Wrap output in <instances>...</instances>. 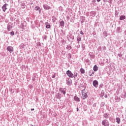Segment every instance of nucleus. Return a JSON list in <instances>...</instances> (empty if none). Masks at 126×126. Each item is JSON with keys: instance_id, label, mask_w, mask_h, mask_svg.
Returning <instances> with one entry per match:
<instances>
[{"instance_id": "f257e3e1", "label": "nucleus", "mask_w": 126, "mask_h": 126, "mask_svg": "<svg viewBox=\"0 0 126 126\" xmlns=\"http://www.w3.org/2000/svg\"><path fill=\"white\" fill-rule=\"evenodd\" d=\"M87 92L85 90H83L82 91V96L81 98L83 100H85L88 98V94H87Z\"/></svg>"}, {"instance_id": "f03ea898", "label": "nucleus", "mask_w": 126, "mask_h": 126, "mask_svg": "<svg viewBox=\"0 0 126 126\" xmlns=\"http://www.w3.org/2000/svg\"><path fill=\"white\" fill-rule=\"evenodd\" d=\"M67 38L69 42H71V43H72L73 40H74V36H73L72 34H69V35L68 34L67 35Z\"/></svg>"}, {"instance_id": "7ed1b4c3", "label": "nucleus", "mask_w": 126, "mask_h": 126, "mask_svg": "<svg viewBox=\"0 0 126 126\" xmlns=\"http://www.w3.org/2000/svg\"><path fill=\"white\" fill-rule=\"evenodd\" d=\"M59 91L61 93V94H63V96H65V94H66V89L59 88Z\"/></svg>"}, {"instance_id": "20e7f679", "label": "nucleus", "mask_w": 126, "mask_h": 126, "mask_svg": "<svg viewBox=\"0 0 126 126\" xmlns=\"http://www.w3.org/2000/svg\"><path fill=\"white\" fill-rule=\"evenodd\" d=\"M66 74L68 75V77H70V78H73L74 77V76H73V73L71 72V71L68 70L66 72Z\"/></svg>"}, {"instance_id": "39448f33", "label": "nucleus", "mask_w": 126, "mask_h": 126, "mask_svg": "<svg viewBox=\"0 0 126 126\" xmlns=\"http://www.w3.org/2000/svg\"><path fill=\"white\" fill-rule=\"evenodd\" d=\"M101 124L103 126H109V122L107 120H104L102 121Z\"/></svg>"}, {"instance_id": "423d86ee", "label": "nucleus", "mask_w": 126, "mask_h": 126, "mask_svg": "<svg viewBox=\"0 0 126 126\" xmlns=\"http://www.w3.org/2000/svg\"><path fill=\"white\" fill-rule=\"evenodd\" d=\"M6 50L7 52H9L10 54H11V53L13 52L14 51L13 47L12 46H7Z\"/></svg>"}, {"instance_id": "0eeeda50", "label": "nucleus", "mask_w": 126, "mask_h": 126, "mask_svg": "<svg viewBox=\"0 0 126 126\" xmlns=\"http://www.w3.org/2000/svg\"><path fill=\"white\" fill-rule=\"evenodd\" d=\"M59 23L60 26H61V28H63L64 27V22L62 19H60L59 21Z\"/></svg>"}, {"instance_id": "6e6552de", "label": "nucleus", "mask_w": 126, "mask_h": 126, "mask_svg": "<svg viewBox=\"0 0 126 126\" xmlns=\"http://www.w3.org/2000/svg\"><path fill=\"white\" fill-rule=\"evenodd\" d=\"M66 82L67 85H69V86H70V85L72 84V81L71 80V79L69 78H67L66 79Z\"/></svg>"}, {"instance_id": "1a4fd4ad", "label": "nucleus", "mask_w": 126, "mask_h": 126, "mask_svg": "<svg viewBox=\"0 0 126 126\" xmlns=\"http://www.w3.org/2000/svg\"><path fill=\"white\" fill-rule=\"evenodd\" d=\"M24 27H25V22L22 21L20 26V28H21L22 31H23V30H24Z\"/></svg>"}, {"instance_id": "9d476101", "label": "nucleus", "mask_w": 126, "mask_h": 126, "mask_svg": "<svg viewBox=\"0 0 126 126\" xmlns=\"http://www.w3.org/2000/svg\"><path fill=\"white\" fill-rule=\"evenodd\" d=\"M8 5V4H4L1 7L2 9V11H3L4 12H5V11L6 10V9H7V6Z\"/></svg>"}, {"instance_id": "9b49d317", "label": "nucleus", "mask_w": 126, "mask_h": 126, "mask_svg": "<svg viewBox=\"0 0 126 126\" xmlns=\"http://www.w3.org/2000/svg\"><path fill=\"white\" fill-rule=\"evenodd\" d=\"M93 85L94 87H95V88H97V87H98V81L94 80L93 82Z\"/></svg>"}, {"instance_id": "f8f14e48", "label": "nucleus", "mask_w": 126, "mask_h": 126, "mask_svg": "<svg viewBox=\"0 0 126 126\" xmlns=\"http://www.w3.org/2000/svg\"><path fill=\"white\" fill-rule=\"evenodd\" d=\"M43 8L45 10H49V9H51V7L47 4H43Z\"/></svg>"}, {"instance_id": "ddd939ff", "label": "nucleus", "mask_w": 126, "mask_h": 126, "mask_svg": "<svg viewBox=\"0 0 126 126\" xmlns=\"http://www.w3.org/2000/svg\"><path fill=\"white\" fill-rule=\"evenodd\" d=\"M7 31H11L12 29V24H8L7 27Z\"/></svg>"}, {"instance_id": "4468645a", "label": "nucleus", "mask_w": 126, "mask_h": 126, "mask_svg": "<svg viewBox=\"0 0 126 126\" xmlns=\"http://www.w3.org/2000/svg\"><path fill=\"white\" fill-rule=\"evenodd\" d=\"M91 59H94L95 58V54L93 52H90L89 54Z\"/></svg>"}, {"instance_id": "2eb2a0df", "label": "nucleus", "mask_w": 126, "mask_h": 126, "mask_svg": "<svg viewBox=\"0 0 126 126\" xmlns=\"http://www.w3.org/2000/svg\"><path fill=\"white\" fill-rule=\"evenodd\" d=\"M74 100L76 102H80V98L76 95L74 96Z\"/></svg>"}, {"instance_id": "dca6fc26", "label": "nucleus", "mask_w": 126, "mask_h": 126, "mask_svg": "<svg viewBox=\"0 0 126 126\" xmlns=\"http://www.w3.org/2000/svg\"><path fill=\"white\" fill-rule=\"evenodd\" d=\"M121 98H123V99H126V93L125 92H124L122 93V94L121 95Z\"/></svg>"}, {"instance_id": "f3484780", "label": "nucleus", "mask_w": 126, "mask_h": 126, "mask_svg": "<svg viewBox=\"0 0 126 126\" xmlns=\"http://www.w3.org/2000/svg\"><path fill=\"white\" fill-rule=\"evenodd\" d=\"M80 21L81 23H84V21H85V17L81 16L80 17Z\"/></svg>"}, {"instance_id": "a211bd4d", "label": "nucleus", "mask_w": 126, "mask_h": 126, "mask_svg": "<svg viewBox=\"0 0 126 126\" xmlns=\"http://www.w3.org/2000/svg\"><path fill=\"white\" fill-rule=\"evenodd\" d=\"M115 100L117 102H121V98L118 96L115 97Z\"/></svg>"}, {"instance_id": "6ab92c4d", "label": "nucleus", "mask_w": 126, "mask_h": 126, "mask_svg": "<svg viewBox=\"0 0 126 126\" xmlns=\"http://www.w3.org/2000/svg\"><path fill=\"white\" fill-rule=\"evenodd\" d=\"M93 74H94V71L91 69L89 71V75L90 76H93Z\"/></svg>"}, {"instance_id": "aec40b11", "label": "nucleus", "mask_w": 126, "mask_h": 126, "mask_svg": "<svg viewBox=\"0 0 126 126\" xmlns=\"http://www.w3.org/2000/svg\"><path fill=\"white\" fill-rule=\"evenodd\" d=\"M66 50H71V49H72V46L71 44H68L67 45V47H66Z\"/></svg>"}, {"instance_id": "412c9836", "label": "nucleus", "mask_w": 126, "mask_h": 126, "mask_svg": "<svg viewBox=\"0 0 126 126\" xmlns=\"http://www.w3.org/2000/svg\"><path fill=\"white\" fill-rule=\"evenodd\" d=\"M35 10H36V11H38V10L39 13H41V8H40V7L36 6L35 7Z\"/></svg>"}, {"instance_id": "4be33fe9", "label": "nucleus", "mask_w": 126, "mask_h": 126, "mask_svg": "<svg viewBox=\"0 0 126 126\" xmlns=\"http://www.w3.org/2000/svg\"><path fill=\"white\" fill-rule=\"evenodd\" d=\"M116 31L117 33H121L122 31V28L121 27H117Z\"/></svg>"}, {"instance_id": "5701e85b", "label": "nucleus", "mask_w": 126, "mask_h": 126, "mask_svg": "<svg viewBox=\"0 0 126 126\" xmlns=\"http://www.w3.org/2000/svg\"><path fill=\"white\" fill-rule=\"evenodd\" d=\"M98 67L97 65H94L93 67L94 71H97L98 70Z\"/></svg>"}, {"instance_id": "b1692460", "label": "nucleus", "mask_w": 126, "mask_h": 126, "mask_svg": "<svg viewBox=\"0 0 126 126\" xmlns=\"http://www.w3.org/2000/svg\"><path fill=\"white\" fill-rule=\"evenodd\" d=\"M80 72L82 74H84V73H85V70L84 69H83V68H81L80 69Z\"/></svg>"}, {"instance_id": "393cba45", "label": "nucleus", "mask_w": 126, "mask_h": 126, "mask_svg": "<svg viewBox=\"0 0 126 126\" xmlns=\"http://www.w3.org/2000/svg\"><path fill=\"white\" fill-rule=\"evenodd\" d=\"M126 19V16L125 15H121L120 16V20H125Z\"/></svg>"}, {"instance_id": "a878e982", "label": "nucleus", "mask_w": 126, "mask_h": 126, "mask_svg": "<svg viewBox=\"0 0 126 126\" xmlns=\"http://www.w3.org/2000/svg\"><path fill=\"white\" fill-rule=\"evenodd\" d=\"M116 123H117L118 124H120L121 123V119L119 117H117L116 118Z\"/></svg>"}, {"instance_id": "bb28decb", "label": "nucleus", "mask_w": 126, "mask_h": 126, "mask_svg": "<svg viewBox=\"0 0 126 126\" xmlns=\"http://www.w3.org/2000/svg\"><path fill=\"white\" fill-rule=\"evenodd\" d=\"M21 6L22 8L24 9V8H25V7H26V5H25V3L22 2L21 4Z\"/></svg>"}, {"instance_id": "cd10ccee", "label": "nucleus", "mask_w": 126, "mask_h": 126, "mask_svg": "<svg viewBox=\"0 0 126 126\" xmlns=\"http://www.w3.org/2000/svg\"><path fill=\"white\" fill-rule=\"evenodd\" d=\"M90 14L91 16H93V17H94V16L96 15V12L95 11H92L91 12Z\"/></svg>"}, {"instance_id": "c85d7f7f", "label": "nucleus", "mask_w": 126, "mask_h": 126, "mask_svg": "<svg viewBox=\"0 0 126 126\" xmlns=\"http://www.w3.org/2000/svg\"><path fill=\"white\" fill-rule=\"evenodd\" d=\"M86 63H87L88 65H90V64H91V62H90V60H89V59H86L85 60Z\"/></svg>"}, {"instance_id": "c756f323", "label": "nucleus", "mask_w": 126, "mask_h": 126, "mask_svg": "<svg viewBox=\"0 0 126 126\" xmlns=\"http://www.w3.org/2000/svg\"><path fill=\"white\" fill-rule=\"evenodd\" d=\"M104 95H105V91L102 90L100 94V97L102 98V97L104 96Z\"/></svg>"}, {"instance_id": "7c9ffc66", "label": "nucleus", "mask_w": 126, "mask_h": 126, "mask_svg": "<svg viewBox=\"0 0 126 126\" xmlns=\"http://www.w3.org/2000/svg\"><path fill=\"white\" fill-rule=\"evenodd\" d=\"M83 126H86V125H87V121L84 120L83 121Z\"/></svg>"}, {"instance_id": "2f4dec72", "label": "nucleus", "mask_w": 126, "mask_h": 126, "mask_svg": "<svg viewBox=\"0 0 126 126\" xmlns=\"http://www.w3.org/2000/svg\"><path fill=\"white\" fill-rule=\"evenodd\" d=\"M47 38L48 36L46 35H43L42 36L43 41H44V40H47Z\"/></svg>"}, {"instance_id": "473e14b6", "label": "nucleus", "mask_w": 126, "mask_h": 126, "mask_svg": "<svg viewBox=\"0 0 126 126\" xmlns=\"http://www.w3.org/2000/svg\"><path fill=\"white\" fill-rule=\"evenodd\" d=\"M103 117L106 119H109V114H108V113H105L104 114Z\"/></svg>"}, {"instance_id": "72a5a7b5", "label": "nucleus", "mask_w": 126, "mask_h": 126, "mask_svg": "<svg viewBox=\"0 0 126 126\" xmlns=\"http://www.w3.org/2000/svg\"><path fill=\"white\" fill-rule=\"evenodd\" d=\"M61 43H62V45H65V44H66V41H65L64 39H62L61 40Z\"/></svg>"}, {"instance_id": "f704fd0d", "label": "nucleus", "mask_w": 126, "mask_h": 126, "mask_svg": "<svg viewBox=\"0 0 126 126\" xmlns=\"http://www.w3.org/2000/svg\"><path fill=\"white\" fill-rule=\"evenodd\" d=\"M81 41V37L80 36H78L77 37V41L80 42Z\"/></svg>"}, {"instance_id": "c9c22d12", "label": "nucleus", "mask_w": 126, "mask_h": 126, "mask_svg": "<svg viewBox=\"0 0 126 126\" xmlns=\"http://www.w3.org/2000/svg\"><path fill=\"white\" fill-rule=\"evenodd\" d=\"M56 98H57V99H59L60 100V99H61L62 98V96H61V95H60V94H58L56 95Z\"/></svg>"}, {"instance_id": "e433bc0d", "label": "nucleus", "mask_w": 126, "mask_h": 126, "mask_svg": "<svg viewBox=\"0 0 126 126\" xmlns=\"http://www.w3.org/2000/svg\"><path fill=\"white\" fill-rule=\"evenodd\" d=\"M20 49H24V44L21 43V44L20 45Z\"/></svg>"}, {"instance_id": "4c0bfd02", "label": "nucleus", "mask_w": 126, "mask_h": 126, "mask_svg": "<svg viewBox=\"0 0 126 126\" xmlns=\"http://www.w3.org/2000/svg\"><path fill=\"white\" fill-rule=\"evenodd\" d=\"M82 49L83 50V51H84V50H85V44L82 43Z\"/></svg>"}, {"instance_id": "58836bf2", "label": "nucleus", "mask_w": 126, "mask_h": 126, "mask_svg": "<svg viewBox=\"0 0 126 126\" xmlns=\"http://www.w3.org/2000/svg\"><path fill=\"white\" fill-rule=\"evenodd\" d=\"M32 80L33 81H36V75H33V77L32 78Z\"/></svg>"}, {"instance_id": "ea45409f", "label": "nucleus", "mask_w": 126, "mask_h": 126, "mask_svg": "<svg viewBox=\"0 0 126 126\" xmlns=\"http://www.w3.org/2000/svg\"><path fill=\"white\" fill-rule=\"evenodd\" d=\"M73 76L74 78H75V77H77V73L76 72H74Z\"/></svg>"}, {"instance_id": "a19ab883", "label": "nucleus", "mask_w": 126, "mask_h": 126, "mask_svg": "<svg viewBox=\"0 0 126 126\" xmlns=\"http://www.w3.org/2000/svg\"><path fill=\"white\" fill-rule=\"evenodd\" d=\"M115 16H117V15H119V12H118V11L116 10L115 11Z\"/></svg>"}, {"instance_id": "79ce46f5", "label": "nucleus", "mask_w": 126, "mask_h": 126, "mask_svg": "<svg viewBox=\"0 0 126 126\" xmlns=\"http://www.w3.org/2000/svg\"><path fill=\"white\" fill-rule=\"evenodd\" d=\"M100 106H101V107L105 106V102H101V104H100Z\"/></svg>"}, {"instance_id": "37998d69", "label": "nucleus", "mask_w": 126, "mask_h": 126, "mask_svg": "<svg viewBox=\"0 0 126 126\" xmlns=\"http://www.w3.org/2000/svg\"><path fill=\"white\" fill-rule=\"evenodd\" d=\"M83 108L84 111H87V105H84Z\"/></svg>"}, {"instance_id": "c03bdc74", "label": "nucleus", "mask_w": 126, "mask_h": 126, "mask_svg": "<svg viewBox=\"0 0 126 126\" xmlns=\"http://www.w3.org/2000/svg\"><path fill=\"white\" fill-rule=\"evenodd\" d=\"M46 28H47V29H50V28H51V25H48L46 26Z\"/></svg>"}, {"instance_id": "a18cd8bd", "label": "nucleus", "mask_w": 126, "mask_h": 126, "mask_svg": "<svg viewBox=\"0 0 126 126\" xmlns=\"http://www.w3.org/2000/svg\"><path fill=\"white\" fill-rule=\"evenodd\" d=\"M10 35H11V36H14V32H13V31L11 32H10Z\"/></svg>"}, {"instance_id": "49530a36", "label": "nucleus", "mask_w": 126, "mask_h": 126, "mask_svg": "<svg viewBox=\"0 0 126 126\" xmlns=\"http://www.w3.org/2000/svg\"><path fill=\"white\" fill-rule=\"evenodd\" d=\"M105 61L106 62V63H110V62H109V60H108V59H106L105 60Z\"/></svg>"}, {"instance_id": "de8ad7c7", "label": "nucleus", "mask_w": 126, "mask_h": 126, "mask_svg": "<svg viewBox=\"0 0 126 126\" xmlns=\"http://www.w3.org/2000/svg\"><path fill=\"white\" fill-rule=\"evenodd\" d=\"M34 100H35L36 102H38V100H39V98L38 97V96H36L34 98Z\"/></svg>"}, {"instance_id": "09e8293b", "label": "nucleus", "mask_w": 126, "mask_h": 126, "mask_svg": "<svg viewBox=\"0 0 126 126\" xmlns=\"http://www.w3.org/2000/svg\"><path fill=\"white\" fill-rule=\"evenodd\" d=\"M118 56L119 57V58H122V57H123V54H121V53H119L118 54Z\"/></svg>"}, {"instance_id": "8fccbe9b", "label": "nucleus", "mask_w": 126, "mask_h": 126, "mask_svg": "<svg viewBox=\"0 0 126 126\" xmlns=\"http://www.w3.org/2000/svg\"><path fill=\"white\" fill-rule=\"evenodd\" d=\"M44 24L46 25V26H47V25H50V23H49L48 22H46Z\"/></svg>"}, {"instance_id": "3c124183", "label": "nucleus", "mask_w": 126, "mask_h": 126, "mask_svg": "<svg viewBox=\"0 0 126 126\" xmlns=\"http://www.w3.org/2000/svg\"><path fill=\"white\" fill-rule=\"evenodd\" d=\"M108 2H109V3H112L113 0H108Z\"/></svg>"}, {"instance_id": "603ef678", "label": "nucleus", "mask_w": 126, "mask_h": 126, "mask_svg": "<svg viewBox=\"0 0 126 126\" xmlns=\"http://www.w3.org/2000/svg\"><path fill=\"white\" fill-rule=\"evenodd\" d=\"M80 34H81V35H84V33L82 31L80 32Z\"/></svg>"}, {"instance_id": "864d4df0", "label": "nucleus", "mask_w": 126, "mask_h": 126, "mask_svg": "<svg viewBox=\"0 0 126 126\" xmlns=\"http://www.w3.org/2000/svg\"><path fill=\"white\" fill-rule=\"evenodd\" d=\"M66 19H67V20H69V19H70V18L69 17V16H66Z\"/></svg>"}, {"instance_id": "5fc2aeb1", "label": "nucleus", "mask_w": 126, "mask_h": 126, "mask_svg": "<svg viewBox=\"0 0 126 126\" xmlns=\"http://www.w3.org/2000/svg\"><path fill=\"white\" fill-rule=\"evenodd\" d=\"M109 120L111 122H112L113 121V118L112 117H109Z\"/></svg>"}, {"instance_id": "6e6d98bb", "label": "nucleus", "mask_w": 126, "mask_h": 126, "mask_svg": "<svg viewBox=\"0 0 126 126\" xmlns=\"http://www.w3.org/2000/svg\"><path fill=\"white\" fill-rule=\"evenodd\" d=\"M77 49H79V48H80V44H78V45L77 46Z\"/></svg>"}, {"instance_id": "4d7b16f0", "label": "nucleus", "mask_w": 126, "mask_h": 126, "mask_svg": "<svg viewBox=\"0 0 126 126\" xmlns=\"http://www.w3.org/2000/svg\"><path fill=\"white\" fill-rule=\"evenodd\" d=\"M56 18H54L53 19V22H56Z\"/></svg>"}, {"instance_id": "13d9d810", "label": "nucleus", "mask_w": 126, "mask_h": 126, "mask_svg": "<svg viewBox=\"0 0 126 126\" xmlns=\"http://www.w3.org/2000/svg\"><path fill=\"white\" fill-rule=\"evenodd\" d=\"M104 2H108V0H103Z\"/></svg>"}, {"instance_id": "bf43d9fd", "label": "nucleus", "mask_w": 126, "mask_h": 126, "mask_svg": "<svg viewBox=\"0 0 126 126\" xmlns=\"http://www.w3.org/2000/svg\"><path fill=\"white\" fill-rule=\"evenodd\" d=\"M93 107H96V103H94L93 105Z\"/></svg>"}, {"instance_id": "052dcab7", "label": "nucleus", "mask_w": 126, "mask_h": 126, "mask_svg": "<svg viewBox=\"0 0 126 126\" xmlns=\"http://www.w3.org/2000/svg\"><path fill=\"white\" fill-rule=\"evenodd\" d=\"M104 97H105V98H108V95L107 94H105Z\"/></svg>"}, {"instance_id": "680f3d73", "label": "nucleus", "mask_w": 126, "mask_h": 126, "mask_svg": "<svg viewBox=\"0 0 126 126\" xmlns=\"http://www.w3.org/2000/svg\"><path fill=\"white\" fill-rule=\"evenodd\" d=\"M96 1H97V2H100V1H101V0H96Z\"/></svg>"}, {"instance_id": "e2e57ef3", "label": "nucleus", "mask_w": 126, "mask_h": 126, "mask_svg": "<svg viewBox=\"0 0 126 126\" xmlns=\"http://www.w3.org/2000/svg\"><path fill=\"white\" fill-rule=\"evenodd\" d=\"M77 44H78V45H79V44H80V41H77Z\"/></svg>"}, {"instance_id": "0e129e2a", "label": "nucleus", "mask_w": 126, "mask_h": 126, "mask_svg": "<svg viewBox=\"0 0 126 126\" xmlns=\"http://www.w3.org/2000/svg\"><path fill=\"white\" fill-rule=\"evenodd\" d=\"M107 36H108V34H107V32H106L105 34V36L107 37Z\"/></svg>"}, {"instance_id": "69168bd1", "label": "nucleus", "mask_w": 126, "mask_h": 126, "mask_svg": "<svg viewBox=\"0 0 126 126\" xmlns=\"http://www.w3.org/2000/svg\"><path fill=\"white\" fill-rule=\"evenodd\" d=\"M79 111V109H78V107L77 108V112H78Z\"/></svg>"}, {"instance_id": "338daca9", "label": "nucleus", "mask_w": 126, "mask_h": 126, "mask_svg": "<svg viewBox=\"0 0 126 126\" xmlns=\"http://www.w3.org/2000/svg\"><path fill=\"white\" fill-rule=\"evenodd\" d=\"M55 77H56V76H55V75L52 76V78H55Z\"/></svg>"}, {"instance_id": "774afa93", "label": "nucleus", "mask_w": 126, "mask_h": 126, "mask_svg": "<svg viewBox=\"0 0 126 126\" xmlns=\"http://www.w3.org/2000/svg\"><path fill=\"white\" fill-rule=\"evenodd\" d=\"M38 44H39V46L41 45V42H38Z\"/></svg>"}]
</instances>
